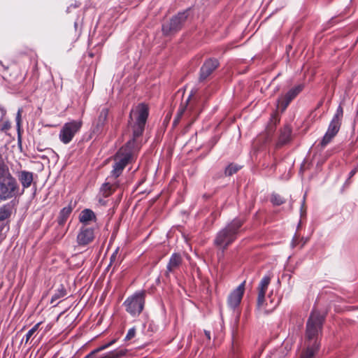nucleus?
<instances>
[{
  "instance_id": "f8f14e48",
  "label": "nucleus",
  "mask_w": 358,
  "mask_h": 358,
  "mask_svg": "<svg viewBox=\"0 0 358 358\" xmlns=\"http://www.w3.org/2000/svg\"><path fill=\"white\" fill-rule=\"evenodd\" d=\"M192 94H190L186 101V105L181 108L178 112L177 116L174 120V124H176L180 120L181 117L186 113L191 118L189 125L196 120L199 112L194 111L192 105L187 106Z\"/></svg>"
},
{
  "instance_id": "6e6552de",
  "label": "nucleus",
  "mask_w": 358,
  "mask_h": 358,
  "mask_svg": "<svg viewBox=\"0 0 358 358\" xmlns=\"http://www.w3.org/2000/svg\"><path fill=\"white\" fill-rule=\"evenodd\" d=\"M17 189L16 180L10 173L1 178L0 182V199L6 200L15 195Z\"/></svg>"
},
{
  "instance_id": "39448f33",
  "label": "nucleus",
  "mask_w": 358,
  "mask_h": 358,
  "mask_svg": "<svg viewBox=\"0 0 358 358\" xmlns=\"http://www.w3.org/2000/svg\"><path fill=\"white\" fill-rule=\"evenodd\" d=\"M343 115V108L341 106H339L329 125L328 129L325 135L324 136L322 141L320 142V145L322 148L325 147L328 143H329L338 132L341 125Z\"/></svg>"
},
{
  "instance_id": "c85d7f7f",
  "label": "nucleus",
  "mask_w": 358,
  "mask_h": 358,
  "mask_svg": "<svg viewBox=\"0 0 358 358\" xmlns=\"http://www.w3.org/2000/svg\"><path fill=\"white\" fill-rule=\"evenodd\" d=\"M9 173L8 166L3 162H0V180L6 176H8Z\"/></svg>"
},
{
  "instance_id": "4be33fe9",
  "label": "nucleus",
  "mask_w": 358,
  "mask_h": 358,
  "mask_svg": "<svg viewBox=\"0 0 358 358\" xmlns=\"http://www.w3.org/2000/svg\"><path fill=\"white\" fill-rule=\"evenodd\" d=\"M127 353L126 350H117L108 352L101 358H120L124 356Z\"/></svg>"
},
{
  "instance_id": "393cba45",
  "label": "nucleus",
  "mask_w": 358,
  "mask_h": 358,
  "mask_svg": "<svg viewBox=\"0 0 358 358\" xmlns=\"http://www.w3.org/2000/svg\"><path fill=\"white\" fill-rule=\"evenodd\" d=\"M10 208L6 206H3L0 208V221H3L10 217Z\"/></svg>"
},
{
  "instance_id": "4468645a",
  "label": "nucleus",
  "mask_w": 358,
  "mask_h": 358,
  "mask_svg": "<svg viewBox=\"0 0 358 358\" xmlns=\"http://www.w3.org/2000/svg\"><path fill=\"white\" fill-rule=\"evenodd\" d=\"M219 62L215 59H209L201 68L199 80H206L218 66Z\"/></svg>"
},
{
  "instance_id": "58836bf2",
  "label": "nucleus",
  "mask_w": 358,
  "mask_h": 358,
  "mask_svg": "<svg viewBox=\"0 0 358 358\" xmlns=\"http://www.w3.org/2000/svg\"><path fill=\"white\" fill-rule=\"evenodd\" d=\"M306 241H307V239L303 240V243L302 246L306 243Z\"/></svg>"
},
{
  "instance_id": "2eb2a0df",
  "label": "nucleus",
  "mask_w": 358,
  "mask_h": 358,
  "mask_svg": "<svg viewBox=\"0 0 358 358\" xmlns=\"http://www.w3.org/2000/svg\"><path fill=\"white\" fill-rule=\"evenodd\" d=\"M182 264V258L178 253L173 254L166 266L165 275L169 277L171 273H174Z\"/></svg>"
},
{
  "instance_id": "4c0bfd02",
  "label": "nucleus",
  "mask_w": 358,
  "mask_h": 358,
  "mask_svg": "<svg viewBox=\"0 0 358 358\" xmlns=\"http://www.w3.org/2000/svg\"><path fill=\"white\" fill-rule=\"evenodd\" d=\"M306 241H307V239L303 240V243L302 246L306 243Z\"/></svg>"
},
{
  "instance_id": "a211bd4d",
  "label": "nucleus",
  "mask_w": 358,
  "mask_h": 358,
  "mask_svg": "<svg viewBox=\"0 0 358 358\" xmlns=\"http://www.w3.org/2000/svg\"><path fill=\"white\" fill-rule=\"evenodd\" d=\"M96 215L90 209L83 210L79 216V220L82 223L87 224L89 222L94 220Z\"/></svg>"
},
{
  "instance_id": "b1692460",
  "label": "nucleus",
  "mask_w": 358,
  "mask_h": 358,
  "mask_svg": "<svg viewBox=\"0 0 358 358\" xmlns=\"http://www.w3.org/2000/svg\"><path fill=\"white\" fill-rule=\"evenodd\" d=\"M114 189V185L110 182H106L101 187V192L105 197L109 196Z\"/></svg>"
},
{
  "instance_id": "f3484780",
  "label": "nucleus",
  "mask_w": 358,
  "mask_h": 358,
  "mask_svg": "<svg viewBox=\"0 0 358 358\" xmlns=\"http://www.w3.org/2000/svg\"><path fill=\"white\" fill-rule=\"evenodd\" d=\"M19 179L23 186V187H29L33 181V174L28 171H22L20 173Z\"/></svg>"
},
{
  "instance_id": "aec40b11",
  "label": "nucleus",
  "mask_w": 358,
  "mask_h": 358,
  "mask_svg": "<svg viewBox=\"0 0 358 358\" xmlns=\"http://www.w3.org/2000/svg\"><path fill=\"white\" fill-rule=\"evenodd\" d=\"M108 114V110L107 108H103L101 110V111L100 112V114L99 115L98 120H97V123H96L97 129H99L100 127H102L104 125V124L107 120Z\"/></svg>"
},
{
  "instance_id": "f257e3e1",
  "label": "nucleus",
  "mask_w": 358,
  "mask_h": 358,
  "mask_svg": "<svg viewBox=\"0 0 358 358\" xmlns=\"http://www.w3.org/2000/svg\"><path fill=\"white\" fill-rule=\"evenodd\" d=\"M148 117V108L144 103H140L134 109L131 110L129 115V125L132 129V140L127 143L124 150L122 149L120 150L116 155L110 178H117L122 173L126 165L132 160L133 154L131 152V149L134 146L136 138L142 135Z\"/></svg>"
},
{
  "instance_id": "a878e982",
  "label": "nucleus",
  "mask_w": 358,
  "mask_h": 358,
  "mask_svg": "<svg viewBox=\"0 0 358 358\" xmlns=\"http://www.w3.org/2000/svg\"><path fill=\"white\" fill-rule=\"evenodd\" d=\"M115 342V341H112L111 342L106 344V345H103L99 348H98L97 349L94 350V351H92L91 353H90L87 356H86L85 358H93L94 354H96V352H101L106 348H108L109 346H110L113 343Z\"/></svg>"
},
{
  "instance_id": "412c9836",
  "label": "nucleus",
  "mask_w": 358,
  "mask_h": 358,
  "mask_svg": "<svg viewBox=\"0 0 358 358\" xmlns=\"http://www.w3.org/2000/svg\"><path fill=\"white\" fill-rule=\"evenodd\" d=\"M71 211L72 208L70 206L65 207L61 210L59 218V223L60 224H62L66 222Z\"/></svg>"
},
{
  "instance_id": "dca6fc26",
  "label": "nucleus",
  "mask_w": 358,
  "mask_h": 358,
  "mask_svg": "<svg viewBox=\"0 0 358 358\" xmlns=\"http://www.w3.org/2000/svg\"><path fill=\"white\" fill-rule=\"evenodd\" d=\"M320 344L315 341L313 344L308 343L306 350L302 353L301 358H314L317 352Z\"/></svg>"
},
{
  "instance_id": "e433bc0d",
  "label": "nucleus",
  "mask_w": 358,
  "mask_h": 358,
  "mask_svg": "<svg viewBox=\"0 0 358 358\" xmlns=\"http://www.w3.org/2000/svg\"><path fill=\"white\" fill-rule=\"evenodd\" d=\"M20 110L18 111L17 113V121L19 122L20 121Z\"/></svg>"
},
{
  "instance_id": "5701e85b",
  "label": "nucleus",
  "mask_w": 358,
  "mask_h": 358,
  "mask_svg": "<svg viewBox=\"0 0 358 358\" xmlns=\"http://www.w3.org/2000/svg\"><path fill=\"white\" fill-rule=\"evenodd\" d=\"M66 294V289L64 287H61L57 292L52 296L50 303L55 306V303L59 299L64 297Z\"/></svg>"
},
{
  "instance_id": "9b49d317",
  "label": "nucleus",
  "mask_w": 358,
  "mask_h": 358,
  "mask_svg": "<svg viewBox=\"0 0 358 358\" xmlns=\"http://www.w3.org/2000/svg\"><path fill=\"white\" fill-rule=\"evenodd\" d=\"M302 88L301 85H298L291 89L285 96L280 97L278 101V108L285 110L292 100L302 90Z\"/></svg>"
},
{
  "instance_id": "20e7f679",
  "label": "nucleus",
  "mask_w": 358,
  "mask_h": 358,
  "mask_svg": "<svg viewBox=\"0 0 358 358\" xmlns=\"http://www.w3.org/2000/svg\"><path fill=\"white\" fill-rule=\"evenodd\" d=\"M145 296V291L137 292L129 296L123 303L127 312L132 316L138 315L143 309Z\"/></svg>"
},
{
  "instance_id": "0eeeda50",
  "label": "nucleus",
  "mask_w": 358,
  "mask_h": 358,
  "mask_svg": "<svg viewBox=\"0 0 358 358\" xmlns=\"http://www.w3.org/2000/svg\"><path fill=\"white\" fill-rule=\"evenodd\" d=\"M82 124L81 121L76 120L65 123L60 130L59 134V140L64 144L69 143L74 136L79 131Z\"/></svg>"
},
{
  "instance_id": "7c9ffc66",
  "label": "nucleus",
  "mask_w": 358,
  "mask_h": 358,
  "mask_svg": "<svg viewBox=\"0 0 358 358\" xmlns=\"http://www.w3.org/2000/svg\"><path fill=\"white\" fill-rule=\"evenodd\" d=\"M135 335H136V329L135 328H131V329H130L128 331V333L126 335L124 339L126 341H130L131 339H132L135 336Z\"/></svg>"
},
{
  "instance_id": "6ab92c4d",
  "label": "nucleus",
  "mask_w": 358,
  "mask_h": 358,
  "mask_svg": "<svg viewBox=\"0 0 358 358\" xmlns=\"http://www.w3.org/2000/svg\"><path fill=\"white\" fill-rule=\"evenodd\" d=\"M291 133L290 127L288 126L285 127L281 131L278 145H282L288 143L291 138Z\"/></svg>"
},
{
  "instance_id": "9d476101",
  "label": "nucleus",
  "mask_w": 358,
  "mask_h": 358,
  "mask_svg": "<svg viewBox=\"0 0 358 358\" xmlns=\"http://www.w3.org/2000/svg\"><path fill=\"white\" fill-rule=\"evenodd\" d=\"M94 238V229L92 227H82L77 236V243L79 245L85 246L90 244Z\"/></svg>"
},
{
  "instance_id": "423d86ee",
  "label": "nucleus",
  "mask_w": 358,
  "mask_h": 358,
  "mask_svg": "<svg viewBox=\"0 0 358 358\" xmlns=\"http://www.w3.org/2000/svg\"><path fill=\"white\" fill-rule=\"evenodd\" d=\"M188 16L189 11L187 10L178 13L176 15L173 16L168 23L163 25L162 31L164 34L169 35L180 30L186 22Z\"/></svg>"
},
{
  "instance_id": "c756f323",
  "label": "nucleus",
  "mask_w": 358,
  "mask_h": 358,
  "mask_svg": "<svg viewBox=\"0 0 358 358\" xmlns=\"http://www.w3.org/2000/svg\"><path fill=\"white\" fill-rule=\"evenodd\" d=\"M41 323H38L34 325L26 334V343L28 342L32 335L37 331Z\"/></svg>"
},
{
  "instance_id": "72a5a7b5",
  "label": "nucleus",
  "mask_w": 358,
  "mask_h": 358,
  "mask_svg": "<svg viewBox=\"0 0 358 358\" xmlns=\"http://www.w3.org/2000/svg\"><path fill=\"white\" fill-rule=\"evenodd\" d=\"M296 244V237H294L292 240V246H295Z\"/></svg>"
},
{
  "instance_id": "cd10ccee",
  "label": "nucleus",
  "mask_w": 358,
  "mask_h": 358,
  "mask_svg": "<svg viewBox=\"0 0 358 358\" xmlns=\"http://www.w3.org/2000/svg\"><path fill=\"white\" fill-rule=\"evenodd\" d=\"M239 169V167L237 165L230 164L225 169V175L230 176L234 173H236Z\"/></svg>"
},
{
  "instance_id": "473e14b6",
  "label": "nucleus",
  "mask_w": 358,
  "mask_h": 358,
  "mask_svg": "<svg viewBox=\"0 0 358 358\" xmlns=\"http://www.w3.org/2000/svg\"><path fill=\"white\" fill-rule=\"evenodd\" d=\"M357 172V169L352 170L350 173V177H352Z\"/></svg>"
},
{
  "instance_id": "1a4fd4ad",
  "label": "nucleus",
  "mask_w": 358,
  "mask_h": 358,
  "mask_svg": "<svg viewBox=\"0 0 358 358\" xmlns=\"http://www.w3.org/2000/svg\"><path fill=\"white\" fill-rule=\"evenodd\" d=\"M322 322L323 317L320 313L313 312L310 315L306 325V338L309 341L317 335L322 328Z\"/></svg>"
},
{
  "instance_id": "7ed1b4c3",
  "label": "nucleus",
  "mask_w": 358,
  "mask_h": 358,
  "mask_svg": "<svg viewBox=\"0 0 358 358\" xmlns=\"http://www.w3.org/2000/svg\"><path fill=\"white\" fill-rule=\"evenodd\" d=\"M271 278L268 275L264 276L260 281L258 286V296H257V308L259 309H264L265 312H269L273 310L279 303V300L275 301L271 299V295L268 296L270 299L269 303L265 301V294L267 290L268 286L270 284Z\"/></svg>"
},
{
  "instance_id": "bb28decb",
  "label": "nucleus",
  "mask_w": 358,
  "mask_h": 358,
  "mask_svg": "<svg viewBox=\"0 0 358 358\" xmlns=\"http://www.w3.org/2000/svg\"><path fill=\"white\" fill-rule=\"evenodd\" d=\"M271 201L274 205L276 206H280L285 202V199L278 194H273Z\"/></svg>"
},
{
  "instance_id": "f704fd0d",
  "label": "nucleus",
  "mask_w": 358,
  "mask_h": 358,
  "mask_svg": "<svg viewBox=\"0 0 358 358\" xmlns=\"http://www.w3.org/2000/svg\"><path fill=\"white\" fill-rule=\"evenodd\" d=\"M304 204H305V199L303 198V203H302V206H301V215H303V206H304Z\"/></svg>"
},
{
  "instance_id": "f03ea898",
  "label": "nucleus",
  "mask_w": 358,
  "mask_h": 358,
  "mask_svg": "<svg viewBox=\"0 0 358 358\" xmlns=\"http://www.w3.org/2000/svg\"><path fill=\"white\" fill-rule=\"evenodd\" d=\"M243 221L239 219H234L223 229L220 230L214 240V244L224 251L237 238Z\"/></svg>"
},
{
  "instance_id": "ddd939ff",
  "label": "nucleus",
  "mask_w": 358,
  "mask_h": 358,
  "mask_svg": "<svg viewBox=\"0 0 358 358\" xmlns=\"http://www.w3.org/2000/svg\"><path fill=\"white\" fill-rule=\"evenodd\" d=\"M245 290V282H242L234 289L228 297V304L232 308H236L241 303Z\"/></svg>"
},
{
  "instance_id": "c9c22d12",
  "label": "nucleus",
  "mask_w": 358,
  "mask_h": 358,
  "mask_svg": "<svg viewBox=\"0 0 358 358\" xmlns=\"http://www.w3.org/2000/svg\"><path fill=\"white\" fill-rule=\"evenodd\" d=\"M205 334H206V337H207L208 339H210V332H209V331H205Z\"/></svg>"
},
{
  "instance_id": "2f4dec72",
  "label": "nucleus",
  "mask_w": 358,
  "mask_h": 358,
  "mask_svg": "<svg viewBox=\"0 0 358 358\" xmlns=\"http://www.w3.org/2000/svg\"><path fill=\"white\" fill-rule=\"evenodd\" d=\"M117 255V250L113 252V254L110 257V265L115 261L116 257Z\"/></svg>"
}]
</instances>
